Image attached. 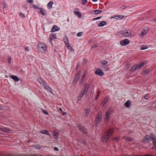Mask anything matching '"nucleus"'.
<instances>
[{
  "instance_id": "nucleus-2",
  "label": "nucleus",
  "mask_w": 156,
  "mask_h": 156,
  "mask_svg": "<svg viewBox=\"0 0 156 156\" xmlns=\"http://www.w3.org/2000/svg\"><path fill=\"white\" fill-rule=\"evenodd\" d=\"M37 80L45 89L49 91L51 93H53V92L51 90V88L41 79L40 78H38Z\"/></svg>"
},
{
  "instance_id": "nucleus-6",
  "label": "nucleus",
  "mask_w": 156,
  "mask_h": 156,
  "mask_svg": "<svg viewBox=\"0 0 156 156\" xmlns=\"http://www.w3.org/2000/svg\"><path fill=\"white\" fill-rule=\"evenodd\" d=\"M129 43V40L128 39H126L121 41L120 44L122 46H125L128 44Z\"/></svg>"
},
{
  "instance_id": "nucleus-41",
  "label": "nucleus",
  "mask_w": 156,
  "mask_h": 156,
  "mask_svg": "<svg viewBox=\"0 0 156 156\" xmlns=\"http://www.w3.org/2000/svg\"><path fill=\"white\" fill-rule=\"evenodd\" d=\"M87 62V60L86 59H84L83 61V63L84 64H85Z\"/></svg>"
},
{
  "instance_id": "nucleus-26",
  "label": "nucleus",
  "mask_w": 156,
  "mask_h": 156,
  "mask_svg": "<svg viewBox=\"0 0 156 156\" xmlns=\"http://www.w3.org/2000/svg\"><path fill=\"white\" fill-rule=\"evenodd\" d=\"M20 16L23 18H25V17L24 14L21 12L20 13Z\"/></svg>"
},
{
  "instance_id": "nucleus-31",
  "label": "nucleus",
  "mask_w": 156,
  "mask_h": 156,
  "mask_svg": "<svg viewBox=\"0 0 156 156\" xmlns=\"http://www.w3.org/2000/svg\"><path fill=\"white\" fill-rule=\"evenodd\" d=\"M33 7L35 9H39L40 8H39L38 6H37V5H33Z\"/></svg>"
},
{
  "instance_id": "nucleus-27",
  "label": "nucleus",
  "mask_w": 156,
  "mask_h": 156,
  "mask_svg": "<svg viewBox=\"0 0 156 156\" xmlns=\"http://www.w3.org/2000/svg\"><path fill=\"white\" fill-rule=\"evenodd\" d=\"M100 91L99 90H98V92H97V95L96 96V97H95V100H96L98 98V96H99V95L100 94Z\"/></svg>"
},
{
  "instance_id": "nucleus-33",
  "label": "nucleus",
  "mask_w": 156,
  "mask_h": 156,
  "mask_svg": "<svg viewBox=\"0 0 156 156\" xmlns=\"http://www.w3.org/2000/svg\"><path fill=\"white\" fill-rule=\"evenodd\" d=\"M149 94H147L146 95H145L144 97V98L145 99H148L149 97Z\"/></svg>"
},
{
  "instance_id": "nucleus-10",
  "label": "nucleus",
  "mask_w": 156,
  "mask_h": 156,
  "mask_svg": "<svg viewBox=\"0 0 156 156\" xmlns=\"http://www.w3.org/2000/svg\"><path fill=\"white\" fill-rule=\"evenodd\" d=\"M64 41L67 47L68 48L69 47H70L69 44L68 42V40L67 37L66 36L64 37Z\"/></svg>"
},
{
  "instance_id": "nucleus-46",
  "label": "nucleus",
  "mask_w": 156,
  "mask_h": 156,
  "mask_svg": "<svg viewBox=\"0 0 156 156\" xmlns=\"http://www.w3.org/2000/svg\"><path fill=\"white\" fill-rule=\"evenodd\" d=\"M50 42L51 43V44H52V43L51 41H50Z\"/></svg>"
},
{
  "instance_id": "nucleus-40",
  "label": "nucleus",
  "mask_w": 156,
  "mask_h": 156,
  "mask_svg": "<svg viewBox=\"0 0 156 156\" xmlns=\"http://www.w3.org/2000/svg\"><path fill=\"white\" fill-rule=\"evenodd\" d=\"M81 73V71H79L78 72V73H77V74L76 75H78V76H80V75Z\"/></svg>"
},
{
  "instance_id": "nucleus-37",
  "label": "nucleus",
  "mask_w": 156,
  "mask_h": 156,
  "mask_svg": "<svg viewBox=\"0 0 156 156\" xmlns=\"http://www.w3.org/2000/svg\"><path fill=\"white\" fill-rule=\"evenodd\" d=\"M27 1L29 3H31L33 2V0H27Z\"/></svg>"
},
{
  "instance_id": "nucleus-24",
  "label": "nucleus",
  "mask_w": 156,
  "mask_h": 156,
  "mask_svg": "<svg viewBox=\"0 0 156 156\" xmlns=\"http://www.w3.org/2000/svg\"><path fill=\"white\" fill-rule=\"evenodd\" d=\"M131 70L132 71H135L136 70V65H134L131 67Z\"/></svg>"
},
{
  "instance_id": "nucleus-45",
  "label": "nucleus",
  "mask_w": 156,
  "mask_h": 156,
  "mask_svg": "<svg viewBox=\"0 0 156 156\" xmlns=\"http://www.w3.org/2000/svg\"><path fill=\"white\" fill-rule=\"evenodd\" d=\"M71 47L70 46V47H69L68 48L69 49L70 48H71Z\"/></svg>"
},
{
  "instance_id": "nucleus-7",
  "label": "nucleus",
  "mask_w": 156,
  "mask_h": 156,
  "mask_svg": "<svg viewBox=\"0 0 156 156\" xmlns=\"http://www.w3.org/2000/svg\"><path fill=\"white\" fill-rule=\"evenodd\" d=\"M95 73L100 76H102L104 74L103 72L99 69H96L95 71Z\"/></svg>"
},
{
  "instance_id": "nucleus-32",
  "label": "nucleus",
  "mask_w": 156,
  "mask_h": 156,
  "mask_svg": "<svg viewBox=\"0 0 156 156\" xmlns=\"http://www.w3.org/2000/svg\"><path fill=\"white\" fill-rule=\"evenodd\" d=\"M82 32H79L77 34V36L78 37L81 36L82 35Z\"/></svg>"
},
{
  "instance_id": "nucleus-21",
  "label": "nucleus",
  "mask_w": 156,
  "mask_h": 156,
  "mask_svg": "<svg viewBox=\"0 0 156 156\" xmlns=\"http://www.w3.org/2000/svg\"><path fill=\"white\" fill-rule=\"evenodd\" d=\"M106 24V22L105 21H103L101 22L98 25L99 27H103Z\"/></svg>"
},
{
  "instance_id": "nucleus-25",
  "label": "nucleus",
  "mask_w": 156,
  "mask_h": 156,
  "mask_svg": "<svg viewBox=\"0 0 156 156\" xmlns=\"http://www.w3.org/2000/svg\"><path fill=\"white\" fill-rule=\"evenodd\" d=\"M147 48V47L146 46L142 45L140 47V49L142 50H145Z\"/></svg>"
},
{
  "instance_id": "nucleus-36",
  "label": "nucleus",
  "mask_w": 156,
  "mask_h": 156,
  "mask_svg": "<svg viewBox=\"0 0 156 156\" xmlns=\"http://www.w3.org/2000/svg\"><path fill=\"white\" fill-rule=\"evenodd\" d=\"M2 5L3 8H5L6 7V5L4 2L2 3Z\"/></svg>"
},
{
  "instance_id": "nucleus-42",
  "label": "nucleus",
  "mask_w": 156,
  "mask_h": 156,
  "mask_svg": "<svg viewBox=\"0 0 156 156\" xmlns=\"http://www.w3.org/2000/svg\"><path fill=\"white\" fill-rule=\"evenodd\" d=\"M25 49L27 51H29L28 48V47H26L25 48Z\"/></svg>"
},
{
  "instance_id": "nucleus-9",
  "label": "nucleus",
  "mask_w": 156,
  "mask_h": 156,
  "mask_svg": "<svg viewBox=\"0 0 156 156\" xmlns=\"http://www.w3.org/2000/svg\"><path fill=\"white\" fill-rule=\"evenodd\" d=\"M124 16L122 15H118V16H114L111 18H114L116 20H120L123 19Z\"/></svg>"
},
{
  "instance_id": "nucleus-38",
  "label": "nucleus",
  "mask_w": 156,
  "mask_h": 156,
  "mask_svg": "<svg viewBox=\"0 0 156 156\" xmlns=\"http://www.w3.org/2000/svg\"><path fill=\"white\" fill-rule=\"evenodd\" d=\"M80 65L78 63L77 64V65L76 67V69L77 70V69L79 68V67H80Z\"/></svg>"
},
{
  "instance_id": "nucleus-22",
  "label": "nucleus",
  "mask_w": 156,
  "mask_h": 156,
  "mask_svg": "<svg viewBox=\"0 0 156 156\" xmlns=\"http://www.w3.org/2000/svg\"><path fill=\"white\" fill-rule=\"evenodd\" d=\"M147 31L145 30H144L141 32L139 35L140 37L143 36L144 35H145Z\"/></svg>"
},
{
  "instance_id": "nucleus-17",
  "label": "nucleus",
  "mask_w": 156,
  "mask_h": 156,
  "mask_svg": "<svg viewBox=\"0 0 156 156\" xmlns=\"http://www.w3.org/2000/svg\"><path fill=\"white\" fill-rule=\"evenodd\" d=\"M74 14L75 15L77 16L78 17L80 18H81V15L80 13L77 11H74Z\"/></svg>"
},
{
  "instance_id": "nucleus-18",
  "label": "nucleus",
  "mask_w": 156,
  "mask_h": 156,
  "mask_svg": "<svg viewBox=\"0 0 156 156\" xmlns=\"http://www.w3.org/2000/svg\"><path fill=\"white\" fill-rule=\"evenodd\" d=\"M84 94H83V93L81 92L79 96L77 98L78 101H79L83 97V95Z\"/></svg>"
},
{
  "instance_id": "nucleus-34",
  "label": "nucleus",
  "mask_w": 156,
  "mask_h": 156,
  "mask_svg": "<svg viewBox=\"0 0 156 156\" xmlns=\"http://www.w3.org/2000/svg\"><path fill=\"white\" fill-rule=\"evenodd\" d=\"M87 2V0H82V4L83 5H85Z\"/></svg>"
},
{
  "instance_id": "nucleus-15",
  "label": "nucleus",
  "mask_w": 156,
  "mask_h": 156,
  "mask_svg": "<svg viewBox=\"0 0 156 156\" xmlns=\"http://www.w3.org/2000/svg\"><path fill=\"white\" fill-rule=\"evenodd\" d=\"M59 28L56 26H54L52 28L51 30L52 32H55L58 31L59 30Z\"/></svg>"
},
{
  "instance_id": "nucleus-4",
  "label": "nucleus",
  "mask_w": 156,
  "mask_h": 156,
  "mask_svg": "<svg viewBox=\"0 0 156 156\" xmlns=\"http://www.w3.org/2000/svg\"><path fill=\"white\" fill-rule=\"evenodd\" d=\"M89 86V84L87 83H85L84 86V90H82L81 92L84 94H87Z\"/></svg>"
},
{
  "instance_id": "nucleus-19",
  "label": "nucleus",
  "mask_w": 156,
  "mask_h": 156,
  "mask_svg": "<svg viewBox=\"0 0 156 156\" xmlns=\"http://www.w3.org/2000/svg\"><path fill=\"white\" fill-rule=\"evenodd\" d=\"M53 2H50L48 3L47 6L49 9H50L52 6L53 4Z\"/></svg>"
},
{
  "instance_id": "nucleus-39",
  "label": "nucleus",
  "mask_w": 156,
  "mask_h": 156,
  "mask_svg": "<svg viewBox=\"0 0 156 156\" xmlns=\"http://www.w3.org/2000/svg\"><path fill=\"white\" fill-rule=\"evenodd\" d=\"M97 45L96 44H94L92 46V48H94L97 47Z\"/></svg>"
},
{
  "instance_id": "nucleus-16",
  "label": "nucleus",
  "mask_w": 156,
  "mask_h": 156,
  "mask_svg": "<svg viewBox=\"0 0 156 156\" xmlns=\"http://www.w3.org/2000/svg\"><path fill=\"white\" fill-rule=\"evenodd\" d=\"M108 62L105 60L101 61V67L102 68H105V66L103 65H106L108 63Z\"/></svg>"
},
{
  "instance_id": "nucleus-29",
  "label": "nucleus",
  "mask_w": 156,
  "mask_h": 156,
  "mask_svg": "<svg viewBox=\"0 0 156 156\" xmlns=\"http://www.w3.org/2000/svg\"><path fill=\"white\" fill-rule=\"evenodd\" d=\"M149 69H146L144 71V75H146L147 73L149 72Z\"/></svg>"
},
{
  "instance_id": "nucleus-11",
  "label": "nucleus",
  "mask_w": 156,
  "mask_h": 156,
  "mask_svg": "<svg viewBox=\"0 0 156 156\" xmlns=\"http://www.w3.org/2000/svg\"><path fill=\"white\" fill-rule=\"evenodd\" d=\"M10 77L12 78L15 82H18L19 80V79L16 76L12 75Z\"/></svg>"
},
{
  "instance_id": "nucleus-30",
  "label": "nucleus",
  "mask_w": 156,
  "mask_h": 156,
  "mask_svg": "<svg viewBox=\"0 0 156 156\" xmlns=\"http://www.w3.org/2000/svg\"><path fill=\"white\" fill-rule=\"evenodd\" d=\"M101 17H102V16H99V17H96L95 18H94L93 19V20H95L100 19L101 18Z\"/></svg>"
},
{
  "instance_id": "nucleus-5",
  "label": "nucleus",
  "mask_w": 156,
  "mask_h": 156,
  "mask_svg": "<svg viewBox=\"0 0 156 156\" xmlns=\"http://www.w3.org/2000/svg\"><path fill=\"white\" fill-rule=\"evenodd\" d=\"M145 61H143L140 63L138 65H136V70L139 69L140 68H142L144 66V65L146 63Z\"/></svg>"
},
{
  "instance_id": "nucleus-13",
  "label": "nucleus",
  "mask_w": 156,
  "mask_h": 156,
  "mask_svg": "<svg viewBox=\"0 0 156 156\" xmlns=\"http://www.w3.org/2000/svg\"><path fill=\"white\" fill-rule=\"evenodd\" d=\"M56 38V35L54 34H51L49 37V39L51 40H52L55 39Z\"/></svg>"
},
{
  "instance_id": "nucleus-35",
  "label": "nucleus",
  "mask_w": 156,
  "mask_h": 156,
  "mask_svg": "<svg viewBox=\"0 0 156 156\" xmlns=\"http://www.w3.org/2000/svg\"><path fill=\"white\" fill-rule=\"evenodd\" d=\"M11 58L9 57L8 58V62L9 64H10L11 61Z\"/></svg>"
},
{
  "instance_id": "nucleus-3",
  "label": "nucleus",
  "mask_w": 156,
  "mask_h": 156,
  "mask_svg": "<svg viewBox=\"0 0 156 156\" xmlns=\"http://www.w3.org/2000/svg\"><path fill=\"white\" fill-rule=\"evenodd\" d=\"M38 51L39 52L44 53L47 49V46L44 43H39L37 45Z\"/></svg>"
},
{
  "instance_id": "nucleus-28",
  "label": "nucleus",
  "mask_w": 156,
  "mask_h": 156,
  "mask_svg": "<svg viewBox=\"0 0 156 156\" xmlns=\"http://www.w3.org/2000/svg\"><path fill=\"white\" fill-rule=\"evenodd\" d=\"M39 9L40 10V12L41 14L43 15H45L44 12V10H43L41 9L40 8Z\"/></svg>"
},
{
  "instance_id": "nucleus-43",
  "label": "nucleus",
  "mask_w": 156,
  "mask_h": 156,
  "mask_svg": "<svg viewBox=\"0 0 156 156\" xmlns=\"http://www.w3.org/2000/svg\"><path fill=\"white\" fill-rule=\"evenodd\" d=\"M152 21L153 22H156V18L155 19H154L152 20Z\"/></svg>"
},
{
  "instance_id": "nucleus-12",
  "label": "nucleus",
  "mask_w": 156,
  "mask_h": 156,
  "mask_svg": "<svg viewBox=\"0 0 156 156\" xmlns=\"http://www.w3.org/2000/svg\"><path fill=\"white\" fill-rule=\"evenodd\" d=\"M132 102L130 100H128L125 103L126 107H129L131 106Z\"/></svg>"
},
{
  "instance_id": "nucleus-8",
  "label": "nucleus",
  "mask_w": 156,
  "mask_h": 156,
  "mask_svg": "<svg viewBox=\"0 0 156 156\" xmlns=\"http://www.w3.org/2000/svg\"><path fill=\"white\" fill-rule=\"evenodd\" d=\"M102 11L101 10H95L92 11L91 12V13L94 15H97L101 13Z\"/></svg>"
},
{
  "instance_id": "nucleus-44",
  "label": "nucleus",
  "mask_w": 156,
  "mask_h": 156,
  "mask_svg": "<svg viewBox=\"0 0 156 156\" xmlns=\"http://www.w3.org/2000/svg\"><path fill=\"white\" fill-rule=\"evenodd\" d=\"M92 1L95 2L98 1V0H92Z\"/></svg>"
},
{
  "instance_id": "nucleus-47",
  "label": "nucleus",
  "mask_w": 156,
  "mask_h": 156,
  "mask_svg": "<svg viewBox=\"0 0 156 156\" xmlns=\"http://www.w3.org/2000/svg\"><path fill=\"white\" fill-rule=\"evenodd\" d=\"M125 8V7H124L123 8H122V9H124Z\"/></svg>"
},
{
  "instance_id": "nucleus-20",
  "label": "nucleus",
  "mask_w": 156,
  "mask_h": 156,
  "mask_svg": "<svg viewBox=\"0 0 156 156\" xmlns=\"http://www.w3.org/2000/svg\"><path fill=\"white\" fill-rule=\"evenodd\" d=\"M80 77V76H79L78 75H76V76L75 78L73 81V83H76L77 81L79 79V78Z\"/></svg>"
},
{
  "instance_id": "nucleus-14",
  "label": "nucleus",
  "mask_w": 156,
  "mask_h": 156,
  "mask_svg": "<svg viewBox=\"0 0 156 156\" xmlns=\"http://www.w3.org/2000/svg\"><path fill=\"white\" fill-rule=\"evenodd\" d=\"M108 98L107 97H106L104 100L102 102L101 104L102 106H104L105 105V104L106 103L108 102Z\"/></svg>"
},
{
  "instance_id": "nucleus-1",
  "label": "nucleus",
  "mask_w": 156,
  "mask_h": 156,
  "mask_svg": "<svg viewBox=\"0 0 156 156\" xmlns=\"http://www.w3.org/2000/svg\"><path fill=\"white\" fill-rule=\"evenodd\" d=\"M119 33L120 34V37L124 36L125 37H128L134 36L135 34L133 32H130L127 30H123L120 31Z\"/></svg>"
},
{
  "instance_id": "nucleus-23",
  "label": "nucleus",
  "mask_w": 156,
  "mask_h": 156,
  "mask_svg": "<svg viewBox=\"0 0 156 156\" xmlns=\"http://www.w3.org/2000/svg\"><path fill=\"white\" fill-rule=\"evenodd\" d=\"M86 75V74L84 73V75L83 76L82 78L81 79V80H80V83H82L83 82V80L85 78V76Z\"/></svg>"
}]
</instances>
